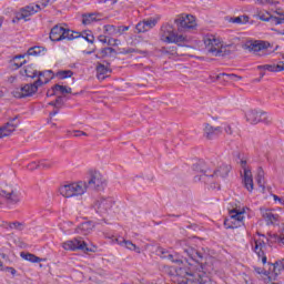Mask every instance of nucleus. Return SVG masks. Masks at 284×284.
<instances>
[{
  "instance_id": "f257e3e1",
  "label": "nucleus",
  "mask_w": 284,
  "mask_h": 284,
  "mask_svg": "<svg viewBox=\"0 0 284 284\" xmlns=\"http://www.w3.org/2000/svg\"><path fill=\"white\" fill-rule=\"evenodd\" d=\"M184 256L189 257V261L200 265L194 273H190L193 276V281L197 284H212L210 275L219 272V262L214 257H209L203 264V253L199 252L192 246H185L182 248Z\"/></svg>"
},
{
  "instance_id": "f03ea898",
  "label": "nucleus",
  "mask_w": 284,
  "mask_h": 284,
  "mask_svg": "<svg viewBox=\"0 0 284 284\" xmlns=\"http://www.w3.org/2000/svg\"><path fill=\"white\" fill-rule=\"evenodd\" d=\"M105 187V179L99 171L90 173L89 181H78L71 184H65L60 187V194L64 199H72V196H83L88 190H95L101 192Z\"/></svg>"
},
{
  "instance_id": "7ed1b4c3",
  "label": "nucleus",
  "mask_w": 284,
  "mask_h": 284,
  "mask_svg": "<svg viewBox=\"0 0 284 284\" xmlns=\"http://www.w3.org/2000/svg\"><path fill=\"white\" fill-rule=\"evenodd\" d=\"M196 172H201V175L195 176V181H201L207 187V190H221V184L216 181L219 179L205 163L200 162L194 165Z\"/></svg>"
},
{
  "instance_id": "20e7f679",
  "label": "nucleus",
  "mask_w": 284,
  "mask_h": 284,
  "mask_svg": "<svg viewBox=\"0 0 284 284\" xmlns=\"http://www.w3.org/2000/svg\"><path fill=\"white\" fill-rule=\"evenodd\" d=\"M204 44L206 52L212 54V57H230V54H232V51L230 50L232 45L224 47L221 43V40L216 39L214 36L204 38Z\"/></svg>"
},
{
  "instance_id": "39448f33",
  "label": "nucleus",
  "mask_w": 284,
  "mask_h": 284,
  "mask_svg": "<svg viewBox=\"0 0 284 284\" xmlns=\"http://www.w3.org/2000/svg\"><path fill=\"white\" fill-rule=\"evenodd\" d=\"M160 39L164 43H176V45H181V43L187 41V38L183 34H179L176 28L171 23H165L161 27Z\"/></svg>"
},
{
  "instance_id": "423d86ee",
  "label": "nucleus",
  "mask_w": 284,
  "mask_h": 284,
  "mask_svg": "<svg viewBox=\"0 0 284 284\" xmlns=\"http://www.w3.org/2000/svg\"><path fill=\"white\" fill-rule=\"evenodd\" d=\"M43 83H50V78H47L44 81L43 79H38L33 83L24 84L20 89H16L12 94L16 99H26L28 97H32V94H37L40 85H43Z\"/></svg>"
},
{
  "instance_id": "0eeeda50",
  "label": "nucleus",
  "mask_w": 284,
  "mask_h": 284,
  "mask_svg": "<svg viewBox=\"0 0 284 284\" xmlns=\"http://www.w3.org/2000/svg\"><path fill=\"white\" fill-rule=\"evenodd\" d=\"M113 205L114 201L112 197H100L93 202L91 207L99 216H105L112 210Z\"/></svg>"
},
{
  "instance_id": "6e6552de",
  "label": "nucleus",
  "mask_w": 284,
  "mask_h": 284,
  "mask_svg": "<svg viewBox=\"0 0 284 284\" xmlns=\"http://www.w3.org/2000/svg\"><path fill=\"white\" fill-rule=\"evenodd\" d=\"M246 121L252 125H256V123H265V125H270V123H272V118H270L265 111L250 110L246 113Z\"/></svg>"
},
{
  "instance_id": "1a4fd4ad",
  "label": "nucleus",
  "mask_w": 284,
  "mask_h": 284,
  "mask_svg": "<svg viewBox=\"0 0 284 284\" xmlns=\"http://www.w3.org/2000/svg\"><path fill=\"white\" fill-rule=\"evenodd\" d=\"M174 23L178 28V32H187L189 30H194L196 28V21L194 16H180L174 20Z\"/></svg>"
},
{
  "instance_id": "9d476101",
  "label": "nucleus",
  "mask_w": 284,
  "mask_h": 284,
  "mask_svg": "<svg viewBox=\"0 0 284 284\" xmlns=\"http://www.w3.org/2000/svg\"><path fill=\"white\" fill-rule=\"evenodd\" d=\"M40 10H41V4H36V3L28 4L24 8L20 9V11L13 18L12 22L19 23L21 19H23L24 21H30L28 17H32V14H37V12H40Z\"/></svg>"
},
{
  "instance_id": "9b49d317",
  "label": "nucleus",
  "mask_w": 284,
  "mask_h": 284,
  "mask_svg": "<svg viewBox=\"0 0 284 284\" xmlns=\"http://www.w3.org/2000/svg\"><path fill=\"white\" fill-rule=\"evenodd\" d=\"M63 250H70L71 252H77V250H81L82 252H92V250L88 248V244L83 241L82 237H75L73 240H69L62 243Z\"/></svg>"
},
{
  "instance_id": "f8f14e48",
  "label": "nucleus",
  "mask_w": 284,
  "mask_h": 284,
  "mask_svg": "<svg viewBox=\"0 0 284 284\" xmlns=\"http://www.w3.org/2000/svg\"><path fill=\"white\" fill-rule=\"evenodd\" d=\"M243 50H247L248 52H263V50H267L270 48V42L261 41V40H247L243 45Z\"/></svg>"
},
{
  "instance_id": "ddd939ff",
  "label": "nucleus",
  "mask_w": 284,
  "mask_h": 284,
  "mask_svg": "<svg viewBox=\"0 0 284 284\" xmlns=\"http://www.w3.org/2000/svg\"><path fill=\"white\" fill-rule=\"evenodd\" d=\"M176 275H175V283L178 284H190V283H197L194 281V271H186L185 268H178L175 270Z\"/></svg>"
},
{
  "instance_id": "4468645a",
  "label": "nucleus",
  "mask_w": 284,
  "mask_h": 284,
  "mask_svg": "<svg viewBox=\"0 0 284 284\" xmlns=\"http://www.w3.org/2000/svg\"><path fill=\"white\" fill-rule=\"evenodd\" d=\"M223 133V130L221 126L214 128L212 124L206 123L204 128V138L207 141H214V139H217L220 134Z\"/></svg>"
},
{
  "instance_id": "2eb2a0df",
  "label": "nucleus",
  "mask_w": 284,
  "mask_h": 284,
  "mask_svg": "<svg viewBox=\"0 0 284 284\" xmlns=\"http://www.w3.org/2000/svg\"><path fill=\"white\" fill-rule=\"evenodd\" d=\"M265 241L263 240H254V246L253 252L258 256V258H262L263 265L267 263V256L265 255Z\"/></svg>"
},
{
  "instance_id": "dca6fc26",
  "label": "nucleus",
  "mask_w": 284,
  "mask_h": 284,
  "mask_svg": "<svg viewBox=\"0 0 284 284\" xmlns=\"http://www.w3.org/2000/svg\"><path fill=\"white\" fill-rule=\"evenodd\" d=\"M257 70H260L261 78L265 77L264 70H267V72H283L284 71V60L280 61L277 64H263L258 65Z\"/></svg>"
},
{
  "instance_id": "f3484780",
  "label": "nucleus",
  "mask_w": 284,
  "mask_h": 284,
  "mask_svg": "<svg viewBox=\"0 0 284 284\" xmlns=\"http://www.w3.org/2000/svg\"><path fill=\"white\" fill-rule=\"evenodd\" d=\"M18 125H19V121H17V118H13L4 126L0 128V139L10 136V134H12V132L17 130Z\"/></svg>"
},
{
  "instance_id": "a211bd4d",
  "label": "nucleus",
  "mask_w": 284,
  "mask_h": 284,
  "mask_svg": "<svg viewBox=\"0 0 284 284\" xmlns=\"http://www.w3.org/2000/svg\"><path fill=\"white\" fill-rule=\"evenodd\" d=\"M0 196L2 199H6V201L8 203H10L11 205H17V203H21V197H20L19 193L14 190H12L11 192L2 190V191H0Z\"/></svg>"
},
{
  "instance_id": "6ab92c4d",
  "label": "nucleus",
  "mask_w": 284,
  "mask_h": 284,
  "mask_svg": "<svg viewBox=\"0 0 284 284\" xmlns=\"http://www.w3.org/2000/svg\"><path fill=\"white\" fill-rule=\"evenodd\" d=\"M97 79L99 81H105L110 74H112V69L108 68L105 64L98 62L97 67Z\"/></svg>"
},
{
  "instance_id": "aec40b11",
  "label": "nucleus",
  "mask_w": 284,
  "mask_h": 284,
  "mask_svg": "<svg viewBox=\"0 0 284 284\" xmlns=\"http://www.w3.org/2000/svg\"><path fill=\"white\" fill-rule=\"evenodd\" d=\"M262 214V219L266 222V225H274L276 221H278V215L272 213V210L268 209H260Z\"/></svg>"
},
{
  "instance_id": "412c9836",
  "label": "nucleus",
  "mask_w": 284,
  "mask_h": 284,
  "mask_svg": "<svg viewBox=\"0 0 284 284\" xmlns=\"http://www.w3.org/2000/svg\"><path fill=\"white\" fill-rule=\"evenodd\" d=\"M231 171H232V166L230 164H222L217 169L213 170L212 173L217 179H227Z\"/></svg>"
},
{
  "instance_id": "4be33fe9",
  "label": "nucleus",
  "mask_w": 284,
  "mask_h": 284,
  "mask_svg": "<svg viewBox=\"0 0 284 284\" xmlns=\"http://www.w3.org/2000/svg\"><path fill=\"white\" fill-rule=\"evenodd\" d=\"M261 21H268L270 23H273L274 26H281V23H284V14H280L278 17L274 16H265V13L260 14Z\"/></svg>"
},
{
  "instance_id": "5701e85b",
  "label": "nucleus",
  "mask_w": 284,
  "mask_h": 284,
  "mask_svg": "<svg viewBox=\"0 0 284 284\" xmlns=\"http://www.w3.org/2000/svg\"><path fill=\"white\" fill-rule=\"evenodd\" d=\"M244 187L247 189L248 192L254 190V179L252 178V170H246L243 176Z\"/></svg>"
},
{
  "instance_id": "b1692460",
  "label": "nucleus",
  "mask_w": 284,
  "mask_h": 284,
  "mask_svg": "<svg viewBox=\"0 0 284 284\" xmlns=\"http://www.w3.org/2000/svg\"><path fill=\"white\" fill-rule=\"evenodd\" d=\"M93 227L94 225L92 224V222H84L75 229V232L77 234H82L83 236H88V234H90V231L93 230Z\"/></svg>"
},
{
  "instance_id": "393cba45",
  "label": "nucleus",
  "mask_w": 284,
  "mask_h": 284,
  "mask_svg": "<svg viewBox=\"0 0 284 284\" xmlns=\"http://www.w3.org/2000/svg\"><path fill=\"white\" fill-rule=\"evenodd\" d=\"M63 30H64L63 27L54 26V27L51 29L50 39H51L52 41H62Z\"/></svg>"
},
{
  "instance_id": "a878e982",
  "label": "nucleus",
  "mask_w": 284,
  "mask_h": 284,
  "mask_svg": "<svg viewBox=\"0 0 284 284\" xmlns=\"http://www.w3.org/2000/svg\"><path fill=\"white\" fill-rule=\"evenodd\" d=\"M97 17H101V13H83L82 14V23L83 26H90V23H94V21H101Z\"/></svg>"
},
{
  "instance_id": "bb28decb",
  "label": "nucleus",
  "mask_w": 284,
  "mask_h": 284,
  "mask_svg": "<svg viewBox=\"0 0 284 284\" xmlns=\"http://www.w3.org/2000/svg\"><path fill=\"white\" fill-rule=\"evenodd\" d=\"M20 74L22 77H28L29 79H34L38 77L37 69H34V65H32V64H29V65L24 67L23 70H20Z\"/></svg>"
},
{
  "instance_id": "cd10ccee",
  "label": "nucleus",
  "mask_w": 284,
  "mask_h": 284,
  "mask_svg": "<svg viewBox=\"0 0 284 284\" xmlns=\"http://www.w3.org/2000/svg\"><path fill=\"white\" fill-rule=\"evenodd\" d=\"M81 37V32L72 31L70 29H63L62 41L68 39V41H72L74 39H79Z\"/></svg>"
},
{
  "instance_id": "c85d7f7f",
  "label": "nucleus",
  "mask_w": 284,
  "mask_h": 284,
  "mask_svg": "<svg viewBox=\"0 0 284 284\" xmlns=\"http://www.w3.org/2000/svg\"><path fill=\"white\" fill-rule=\"evenodd\" d=\"M241 225H243V222H239L237 220L230 217L224 220V227L226 230H236L237 227H241Z\"/></svg>"
},
{
  "instance_id": "c756f323",
  "label": "nucleus",
  "mask_w": 284,
  "mask_h": 284,
  "mask_svg": "<svg viewBox=\"0 0 284 284\" xmlns=\"http://www.w3.org/2000/svg\"><path fill=\"white\" fill-rule=\"evenodd\" d=\"M268 265H271L268 272H273L275 276H278V274H281V272L284 270V263L282 261L275 262L274 264L268 263Z\"/></svg>"
},
{
  "instance_id": "7c9ffc66",
  "label": "nucleus",
  "mask_w": 284,
  "mask_h": 284,
  "mask_svg": "<svg viewBox=\"0 0 284 284\" xmlns=\"http://www.w3.org/2000/svg\"><path fill=\"white\" fill-rule=\"evenodd\" d=\"M20 256L24 258V261H29L30 263H41V257L31 253L22 252L20 253Z\"/></svg>"
},
{
  "instance_id": "2f4dec72",
  "label": "nucleus",
  "mask_w": 284,
  "mask_h": 284,
  "mask_svg": "<svg viewBox=\"0 0 284 284\" xmlns=\"http://www.w3.org/2000/svg\"><path fill=\"white\" fill-rule=\"evenodd\" d=\"M120 245H124L126 250H131L133 252H136V254H141V248H139L132 241L123 240L119 242Z\"/></svg>"
},
{
  "instance_id": "473e14b6",
  "label": "nucleus",
  "mask_w": 284,
  "mask_h": 284,
  "mask_svg": "<svg viewBox=\"0 0 284 284\" xmlns=\"http://www.w3.org/2000/svg\"><path fill=\"white\" fill-rule=\"evenodd\" d=\"M229 219H232L233 221H239L240 223H243V212L242 211H239L236 209H233L230 211V217Z\"/></svg>"
},
{
  "instance_id": "72a5a7b5",
  "label": "nucleus",
  "mask_w": 284,
  "mask_h": 284,
  "mask_svg": "<svg viewBox=\"0 0 284 284\" xmlns=\"http://www.w3.org/2000/svg\"><path fill=\"white\" fill-rule=\"evenodd\" d=\"M257 185L260 187L265 189V171H263V168L257 169V176H256Z\"/></svg>"
},
{
  "instance_id": "f704fd0d",
  "label": "nucleus",
  "mask_w": 284,
  "mask_h": 284,
  "mask_svg": "<svg viewBox=\"0 0 284 284\" xmlns=\"http://www.w3.org/2000/svg\"><path fill=\"white\" fill-rule=\"evenodd\" d=\"M230 23H237L239 26H243L244 23H247L250 21L248 16H240L235 18H230Z\"/></svg>"
},
{
  "instance_id": "c9c22d12",
  "label": "nucleus",
  "mask_w": 284,
  "mask_h": 284,
  "mask_svg": "<svg viewBox=\"0 0 284 284\" xmlns=\"http://www.w3.org/2000/svg\"><path fill=\"white\" fill-rule=\"evenodd\" d=\"M19 59H26V54H18L13 58V64L12 67L14 68V70H19V68H22V65H26V63H28V61H22V62H17L19 61Z\"/></svg>"
},
{
  "instance_id": "e433bc0d",
  "label": "nucleus",
  "mask_w": 284,
  "mask_h": 284,
  "mask_svg": "<svg viewBox=\"0 0 284 284\" xmlns=\"http://www.w3.org/2000/svg\"><path fill=\"white\" fill-rule=\"evenodd\" d=\"M53 88L55 92H60V94H72V88H68L61 84H54Z\"/></svg>"
},
{
  "instance_id": "4c0bfd02",
  "label": "nucleus",
  "mask_w": 284,
  "mask_h": 284,
  "mask_svg": "<svg viewBox=\"0 0 284 284\" xmlns=\"http://www.w3.org/2000/svg\"><path fill=\"white\" fill-rule=\"evenodd\" d=\"M43 51H45V48L43 47H33L28 50L27 54L28 57H39Z\"/></svg>"
},
{
  "instance_id": "58836bf2",
  "label": "nucleus",
  "mask_w": 284,
  "mask_h": 284,
  "mask_svg": "<svg viewBox=\"0 0 284 284\" xmlns=\"http://www.w3.org/2000/svg\"><path fill=\"white\" fill-rule=\"evenodd\" d=\"M222 77H225L224 81H234V79H239L241 81V75H236L234 73L227 74V73H220L216 77V80L219 81Z\"/></svg>"
},
{
  "instance_id": "ea45409f",
  "label": "nucleus",
  "mask_w": 284,
  "mask_h": 284,
  "mask_svg": "<svg viewBox=\"0 0 284 284\" xmlns=\"http://www.w3.org/2000/svg\"><path fill=\"white\" fill-rule=\"evenodd\" d=\"M162 54H168L169 57H176V47H163L161 49Z\"/></svg>"
},
{
  "instance_id": "a19ab883",
  "label": "nucleus",
  "mask_w": 284,
  "mask_h": 284,
  "mask_svg": "<svg viewBox=\"0 0 284 284\" xmlns=\"http://www.w3.org/2000/svg\"><path fill=\"white\" fill-rule=\"evenodd\" d=\"M101 57H112V54H116V50L112 47H106L101 49Z\"/></svg>"
},
{
  "instance_id": "79ce46f5",
  "label": "nucleus",
  "mask_w": 284,
  "mask_h": 284,
  "mask_svg": "<svg viewBox=\"0 0 284 284\" xmlns=\"http://www.w3.org/2000/svg\"><path fill=\"white\" fill-rule=\"evenodd\" d=\"M148 27H146V24H145V22L144 21H141V22H139L136 26H135V31H134V33L135 34H141V33H143V32H148Z\"/></svg>"
},
{
  "instance_id": "37998d69",
  "label": "nucleus",
  "mask_w": 284,
  "mask_h": 284,
  "mask_svg": "<svg viewBox=\"0 0 284 284\" xmlns=\"http://www.w3.org/2000/svg\"><path fill=\"white\" fill-rule=\"evenodd\" d=\"M72 74H74V72H72V70H63V71H58L55 77H58L60 79H70V77H72Z\"/></svg>"
},
{
  "instance_id": "c03bdc74",
  "label": "nucleus",
  "mask_w": 284,
  "mask_h": 284,
  "mask_svg": "<svg viewBox=\"0 0 284 284\" xmlns=\"http://www.w3.org/2000/svg\"><path fill=\"white\" fill-rule=\"evenodd\" d=\"M49 105H52V108H54V109L49 114L50 118L48 120V123H50L52 121V116H57V113L59 112V106H57V101L55 100L49 102Z\"/></svg>"
},
{
  "instance_id": "a18cd8bd",
  "label": "nucleus",
  "mask_w": 284,
  "mask_h": 284,
  "mask_svg": "<svg viewBox=\"0 0 284 284\" xmlns=\"http://www.w3.org/2000/svg\"><path fill=\"white\" fill-rule=\"evenodd\" d=\"M80 37L88 41V43H94V36L92 34V31H84Z\"/></svg>"
},
{
  "instance_id": "49530a36",
  "label": "nucleus",
  "mask_w": 284,
  "mask_h": 284,
  "mask_svg": "<svg viewBox=\"0 0 284 284\" xmlns=\"http://www.w3.org/2000/svg\"><path fill=\"white\" fill-rule=\"evenodd\" d=\"M143 22L145 23L148 30H152V28H154L159 21L156 19H148L143 20Z\"/></svg>"
},
{
  "instance_id": "de8ad7c7",
  "label": "nucleus",
  "mask_w": 284,
  "mask_h": 284,
  "mask_svg": "<svg viewBox=\"0 0 284 284\" xmlns=\"http://www.w3.org/2000/svg\"><path fill=\"white\" fill-rule=\"evenodd\" d=\"M9 227L11 230H19L21 232L23 230V223L13 222V223L9 224Z\"/></svg>"
},
{
  "instance_id": "09e8293b",
  "label": "nucleus",
  "mask_w": 284,
  "mask_h": 284,
  "mask_svg": "<svg viewBox=\"0 0 284 284\" xmlns=\"http://www.w3.org/2000/svg\"><path fill=\"white\" fill-rule=\"evenodd\" d=\"M105 32H110L111 34H116V27L113 24L104 26Z\"/></svg>"
},
{
  "instance_id": "8fccbe9b",
  "label": "nucleus",
  "mask_w": 284,
  "mask_h": 284,
  "mask_svg": "<svg viewBox=\"0 0 284 284\" xmlns=\"http://www.w3.org/2000/svg\"><path fill=\"white\" fill-rule=\"evenodd\" d=\"M130 30V27L128 26H120L116 28L115 34H123L124 32H128Z\"/></svg>"
},
{
  "instance_id": "3c124183",
  "label": "nucleus",
  "mask_w": 284,
  "mask_h": 284,
  "mask_svg": "<svg viewBox=\"0 0 284 284\" xmlns=\"http://www.w3.org/2000/svg\"><path fill=\"white\" fill-rule=\"evenodd\" d=\"M166 258H169V261H171L172 263H178V265H181V263H183V260L174 258V255H172V254H168Z\"/></svg>"
},
{
  "instance_id": "603ef678",
  "label": "nucleus",
  "mask_w": 284,
  "mask_h": 284,
  "mask_svg": "<svg viewBox=\"0 0 284 284\" xmlns=\"http://www.w3.org/2000/svg\"><path fill=\"white\" fill-rule=\"evenodd\" d=\"M45 74H48L49 79H52V77H54V73L51 70H49L47 72L40 71L38 73V77H39V79H41L42 77H45Z\"/></svg>"
},
{
  "instance_id": "864d4df0",
  "label": "nucleus",
  "mask_w": 284,
  "mask_h": 284,
  "mask_svg": "<svg viewBox=\"0 0 284 284\" xmlns=\"http://www.w3.org/2000/svg\"><path fill=\"white\" fill-rule=\"evenodd\" d=\"M55 105L58 106V110H61V108H63V97L59 95L55 99Z\"/></svg>"
},
{
  "instance_id": "5fc2aeb1",
  "label": "nucleus",
  "mask_w": 284,
  "mask_h": 284,
  "mask_svg": "<svg viewBox=\"0 0 284 284\" xmlns=\"http://www.w3.org/2000/svg\"><path fill=\"white\" fill-rule=\"evenodd\" d=\"M158 256H161V258H168V251H165V248H158Z\"/></svg>"
},
{
  "instance_id": "6e6d98bb",
  "label": "nucleus",
  "mask_w": 284,
  "mask_h": 284,
  "mask_svg": "<svg viewBox=\"0 0 284 284\" xmlns=\"http://www.w3.org/2000/svg\"><path fill=\"white\" fill-rule=\"evenodd\" d=\"M50 3H54V0H41L40 6L42 8H48V6H50Z\"/></svg>"
},
{
  "instance_id": "4d7b16f0",
  "label": "nucleus",
  "mask_w": 284,
  "mask_h": 284,
  "mask_svg": "<svg viewBox=\"0 0 284 284\" xmlns=\"http://www.w3.org/2000/svg\"><path fill=\"white\" fill-rule=\"evenodd\" d=\"M134 52H138V50L134 49V48H129V49H123L122 50V54H132Z\"/></svg>"
},
{
  "instance_id": "13d9d810",
  "label": "nucleus",
  "mask_w": 284,
  "mask_h": 284,
  "mask_svg": "<svg viewBox=\"0 0 284 284\" xmlns=\"http://www.w3.org/2000/svg\"><path fill=\"white\" fill-rule=\"evenodd\" d=\"M240 164H241L242 170L244 171V174H245L246 170H251L250 168H247V161L246 160H241Z\"/></svg>"
},
{
  "instance_id": "bf43d9fd",
  "label": "nucleus",
  "mask_w": 284,
  "mask_h": 284,
  "mask_svg": "<svg viewBox=\"0 0 284 284\" xmlns=\"http://www.w3.org/2000/svg\"><path fill=\"white\" fill-rule=\"evenodd\" d=\"M39 163V168H52V164L45 163V160H42Z\"/></svg>"
},
{
  "instance_id": "052dcab7",
  "label": "nucleus",
  "mask_w": 284,
  "mask_h": 284,
  "mask_svg": "<svg viewBox=\"0 0 284 284\" xmlns=\"http://www.w3.org/2000/svg\"><path fill=\"white\" fill-rule=\"evenodd\" d=\"M74 136H88V133L79 130H74Z\"/></svg>"
},
{
  "instance_id": "680f3d73",
  "label": "nucleus",
  "mask_w": 284,
  "mask_h": 284,
  "mask_svg": "<svg viewBox=\"0 0 284 284\" xmlns=\"http://www.w3.org/2000/svg\"><path fill=\"white\" fill-rule=\"evenodd\" d=\"M54 94H57V90H54V87L47 91V97H54Z\"/></svg>"
},
{
  "instance_id": "e2e57ef3",
  "label": "nucleus",
  "mask_w": 284,
  "mask_h": 284,
  "mask_svg": "<svg viewBox=\"0 0 284 284\" xmlns=\"http://www.w3.org/2000/svg\"><path fill=\"white\" fill-rule=\"evenodd\" d=\"M4 272H10L12 274V276H14V274H17V270H14V267H10V266H6Z\"/></svg>"
},
{
  "instance_id": "0e129e2a",
  "label": "nucleus",
  "mask_w": 284,
  "mask_h": 284,
  "mask_svg": "<svg viewBox=\"0 0 284 284\" xmlns=\"http://www.w3.org/2000/svg\"><path fill=\"white\" fill-rule=\"evenodd\" d=\"M28 168H29L30 170H38L39 163H37V162H31V163L28 165Z\"/></svg>"
},
{
  "instance_id": "69168bd1",
  "label": "nucleus",
  "mask_w": 284,
  "mask_h": 284,
  "mask_svg": "<svg viewBox=\"0 0 284 284\" xmlns=\"http://www.w3.org/2000/svg\"><path fill=\"white\" fill-rule=\"evenodd\" d=\"M262 6H266V3H270L271 6L274 4V0H258Z\"/></svg>"
},
{
  "instance_id": "338daca9",
  "label": "nucleus",
  "mask_w": 284,
  "mask_h": 284,
  "mask_svg": "<svg viewBox=\"0 0 284 284\" xmlns=\"http://www.w3.org/2000/svg\"><path fill=\"white\" fill-rule=\"evenodd\" d=\"M98 39L101 43H108V38L105 36H99Z\"/></svg>"
},
{
  "instance_id": "774afa93",
  "label": "nucleus",
  "mask_w": 284,
  "mask_h": 284,
  "mask_svg": "<svg viewBox=\"0 0 284 284\" xmlns=\"http://www.w3.org/2000/svg\"><path fill=\"white\" fill-rule=\"evenodd\" d=\"M224 132H226L227 134L234 133V131L232 130V126H230V125L225 126Z\"/></svg>"
}]
</instances>
